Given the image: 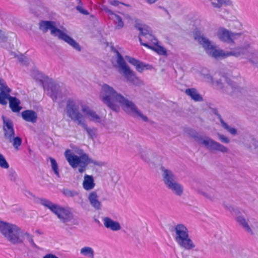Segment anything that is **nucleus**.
Wrapping results in <instances>:
<instances>
[{"mask_svg":"<svg viewBox=\"0 0 258 258\" xmlns=\"http://www.w3.org/2000/svg\"><path fill=\"white\" fill-rule=\"evenodd\" d=\"M118 102L120 104L123 110L127 114L133 116H139L144 121L147 122L148 121V118L143 115L133 101L122 95L121 97H120V99Z\"/></svg>","mask_w":258,"mask_h":258,"instance_id":"nucleus-11","label":"nucleus"},{"mask_svg":"<svg viewBox=\"0 0 258 258\" xmlns=\"http://www.w3.org/2000/svg\"><path fill=\"white\" fill-rule=\"evenodd\" d=\"M6 37H5L3 32L0 30V41H4L6 40Z\"/></svg>","mask_w":258,"mask_h":258,"instance_id":"nucleus-52","label":"nucleus"},{"mask_svg":"<svg viewBox=\"0 0 258 258\" xmlns=\"http://www.w3.org/2000/svg\"><path fill=\"white\" fill-rule=\"evenodd\" d=\"M213 112L218 117V118L219 119L220 123H222V120H224L221 115L219 114L218 111L217 109L215 108L213 109Z\"/></svg>","mask_w":258,"mask_h":258,"instance_id":"nucleus-50","label":"nucleus"},{"mask_svg":"<svg viewBox=\"0 0 258 258\" xmlns=\"http://www.w3.org/2000/svg\"><path fill=\"white\" fill-rule=\"evenodd\" d=\"M227 208H228L227 207ZM228 209H229V210L231 211V210H232L233 209V208L231 207H230L229 208H228Z\"/></svg>","mask_w":258,"mask_h":258,"instance_id":"nucleus-57","label":"nucleus"},{"mask_svg":"<svg viewBox=\"0 0 258 258\" xmlns=\"http://www.w3.org/2000/svg\"><path fill=\"white\" fill-rule=\"evenodd\" d=\"M18 60L20 63L23 65H27L28 64V59L23 54H21L18 56Z\"/></svg>","mask_w":258,"mask_h":258,"instance_id":"nucleus-43","label":"nucleus"},{"mask_svg":"<svg viewBox=\"0 0 258 258\" xmlns=\"http://www.w3.org/2000/svg\"><path fill=\"white\" fill-rule=\"evenodd\" d=\"M203 77L205 79V81L206 82H208V83H211L212 84H216V82H214L213 78L211 75H210L209 74H203Z\"/></svg>","mask_w":258,"mask_h":258,"instance_id":"nucleus-42","label":"nucleus"},{"mask_svg":"<svg viewBox=\"0 0 258 258\" xmlns=\"http://www.w3.org/2000/svg\"><path fill=\"white\" fill-rule=\"evenodd\" d=\"M13 145L16 149H18L19 147L21 146L22 144V139L19 137H14L12 139Z\"/></svg>","mask_w":258,"mask_h":258,"instance_id":"nucleus-39","label":"nucleus"},{"mask_svg":"<svg viewBox=\"0 0 258 258\" xmlns=\"http://www.w3.org/2000/svg\"><path fill=\"white\" fill-rule=\"evenodd\" d=\"M80 5H78L76 7V9L81 14H84V15H87L89 14V12H88L87 10H85L83 8V7H82V4H79Z\"/></svg>","mask_w":258,"mask_h":258,"instance_id":"nucleus-45","label":"nucleus"},{"mask_svg":"<svg viewBox=\"0 0 258 258\" xmlns=\"http://www.w3.org/2000/svg\"><path fill=\"white\" fill-rule=\"evenodd\" d=\"M0 104L6 105L7 104V100L9 101L12 96L10 95L11 89L8 86L6 81L0 78Z\"/></svg>","mask_w":258,"mask_h":258,"instance_id":"nucleus-15","label":"nucleus"},{"mask_svg":"<svg viewBox=\"0 0 258 258\" xmlns=\"http://www.w3.org/2000/svg\"><path fill=\"white\" fill-rule=\"evenodd\" d=\"M121 73L122 74L126 81L132 85L139 86L143 84L142 81L130 68L127 69Z\"/></svg>","mask_w":258,"mask_h":258,"instance_id":"nucleus-16","label":"nucleus"},{"mask_svg":"<svg viewBox=\"0 0 258 258\" xmlns=\"http://www.w3.org/2000/svg\"><path fill=\"white\" fill-rule=\"evenodd\" d=\"M79 125L87 132L90 139L94 140L97 138V129L95 127H89L88 126L85 120L83 122H79Z\"/></svg>","mask_w":258,"mask_h":258,"instance_id":"nucleus-24","label":"nucleus"},{"mask_svg":"<svg viewBox=\"0 0 258 258\" xmlns=\"http://www.w3.org/2000/svg\"><path fill=\"white\" fill-rule=\"evenodd\" d=\"M201 194L203 195L204 197L207 198V199H209V200L211 201H213L216 198V195L214 194H207L205 192H201Z\"/></svg>","mask_w":258,"mask_h":258,"instance_id":"nucleus-46","label":"nucleus"},{"mask_svg":"<svg viewBox=\"0 0 258 258\" xmlns=\"http://www.w3.org/2000/svg\"><path fill=\"white\" fill-rule=\"evenodd\" d=\"M163 181L165 186L175 195L180 197L183 193V186L178 182L177 176L171 170L161 167Z\"/></svg>","mask_w":258,"mask_h":258,"instance_id":"nucleus-8","label":"nucleus"},{"mask_svg":"<svg viewBox=\"0 0 258 258\" xmlns=\"http://www.w3.org/2000/svg\"><path fill=\"white\" fill-rule=\"evenodd\" d=\"M218 3H212L213 6L215 8H220L222 5H229L231 4L230 0H217Z\"/></svg>","mask_w":258,"mask_h":258,"instance_id":"nucleus-37","label":"nucleus"},{"mask_svg":"<svg viewBox=\"0 0 258 258\" xmlns=\"http://www.w3.org/2000/svg\"><path fill=\"white\" fill-rule=\"evenodd\" d=\"M223 128L232 135H235L237 134V130L235 128L229 126L224 120H222L221 123Z\"/></svg>","mask_w":258,"mask_h":258,"instance_id":"nucleus-34","label":"nucleus"},{"mask_svg":"<svg viewBox=\"0 0 258 258\" xmlns=\"http://www.w3.org/2000/svg\"><path fill=\"white\" fill-rule=\"evenodd\" d=\"M55 23L52 21H42L39 23V29L43 33H46L48 30H50V33L54 37H57L59 39L63 40L69 44L74 49L78 51H81L82 48L79 44L73 38L64 33L55 27Z\"/></svg>","mask_w":258,"mask_h":258,"instance_id":"nucleus-4","label":"nucleus"},{"mask_svg":"<svg viewBox=\"0 0 258 258\" xmlns=\"http://www.w3.org/2000/svg\"><path fill=\"white\" fill-rule=\"evenodd\" d=\"M120 94L106 84L102 86L100 97L102 102L112 110L118 112L119 107L115 102H118L121 97Z\"/></svg>","mask_w":258,"mask_h":258,"instance_id":"nucleus-7","label":"nucleus"},{"mask_svg":"<svg viewBox=\"0 0 258 258\" xmlns=\"http://www.w3.org/2000/svg\"><path fill=\"white\" fill-rule=\"evenodd\" d=\"M250 142L255 148H258V140H256L253 137H250Z\"/></svg>","mask_w":258,"mask_h":258,"instance_id":"nucleus-49","label":"nucleus"},{"mask_svg":"<svg viewBox=\"0 0 258 258\" xmlns=\"http://www.w3.org/2000/svg\"><path fill=\"white\" fill-rule=\"evenodd\" d=\"M35 73L37 74L36 79L43 83L45 82L47 83L48 93L54 101H56L58 98H62V89L58 84L39 71H36Z\"/></svg>","mask_w":258,"mask_h":258,"instance_id":"nucleus-10","label":"nucleus"},{"mask_svg":"<svg viewBox=\"0 0 258 258\" xmlns=\"http://www.w3.org/2000/svg\"><path fill=\"white\" fill-rule=\"evenodd\" d=\"M0 232L9 242L13 244L23 243L24 237H26L32 247L39 248L34 241L33 236L27 232H24L15 224L0 221Z\"/></svg>","mask_w":258,"mask_h":258,"instance_id":"nucleus-2","label":"nucleus"},{"mask_svg":"<svg viewBox=\"0 0 258 258\" xmlns=\"http://www.w3.org/2000/svg\"><path fill=\"white\" fill-rule=\"evenodd\" d=\"M82 110L91 121L97 123H100L101 122V117L95 111L91 109L89 107L83 106Z\"/></svg>","mask_w":258,"mask_h":258,"instance_id":"nucleus-19","label":"nucleus"},{"mask_svg":"<svg viewBox=\"0 0 258 258\" xmlns=\"http://www.w3.org/2000/svg\"><path fill=\"white\" fill-rule=\"evenodd\" d=\"M116 53V62L120 68V73H122L127 69L130 68L128 66L126 63L122 56L118 51L115 50Z\"/></svg>","mask_w":258,"mask_h":258,"instance_id":"nucleus-28","label":"nucleus"},{"mask_svg":"<svg viewBox=\"0 0 258 258\" xmlns=\"http://www.w3.org/2000/svg\"><path fill=\"white\" fill-rule=\"evenodd\" d=\"M217 35L221 41L233 44L234 40L240 36L241 34L232 33L225 28H221L218 30Z\"/></svg>","mask_w":258,"mask_h":258,"instance_id":"nucleus-14","label":"nucleus"},{"mask_svg":"<svg viewBox=\"0 0 258 258\" xmlns=\"http://www.w3.org/2000/svg\"><path fill=\"white\" fill-rule=\"evenodd\" d=\"M36 232L37 233L39 234H42V232H41L39 230H36Z\"/></svg>","mask_w":258,"mask_h":258,"instance_id":"nucleus-55","label":"nucleus"},{"mask_svg":"<svg viewBox=\"0 0 258 258\" xmlns=\"http://www.w3.org/2000/svg\"><path fill=\"white\" fill-rule=\"evenodd\" d=\"M140 154H141V157L142 158V159H143L144 160H145L146 161H148V159L146 157H144L143 153L141 152Z\"/></svg>","mask_w":258,"mask_h":258,"instance_id":"nucleus-54","label":"nucleus"},{"mask_svg":"<svg viewBox=\"0 0 258 258\" xmlns=\"http://www.w3.org/2000/svg\"><path fill=\"white\" fill-rule=\"evenodd\" d=\"M15 136L14 130H7L4 131V137L6 139L9 140L10 142H12V139Z\"/></svg>","mask_w":258,"mask_h":258,"instance_id":"nucleus-35","label":"nucleus"},{"mask_svg":"<svg viewBox=\"0 0 258 258\" xmlns=\"http://www.w3.org/2000/svg\"><path fill=\"white\" fill-rule=\"evenodd\" d=\"M103 10L108 14L109 19L112 20L114 23L116 24V29L119 30L124 27V22L120 16L115 14L112 11L106 7H104Z\"/></svg>","mask_w":258,"mask_h":258,"instance_id":"nucleus-17","label":"nucleus"},{"mask_svg":"<svg viewBox=\"0 0 258 258\" xmlns=\"http://www.w3.org/2000/svg\"><path fill=\"white\" fill-rule=\"evenodd\" d=\"M66 113L73 121H76L79 125V122H83L85 120L83 114L80 111L79 104L74 100L69 99L66 104Z\"/></svg>","mask_w":258,"mask_h":258,"instance_id":"nucleus-12","label":"nucleus"},{"mask_svg":"<svg viewBox=\"0 0 258 258\" xmlns=\"http://www.w3.org/2000/svg\"><path fill=\"white\" fill-rule=\"evenodd\" d=\"M194 38L200 44L207 53L215 58H226L230 56L242 57L248 59L252 63H258V51L253 45L246 42L241 46L231 48L230 51L217 49L216 46L212 44L211 41L205 37L200 31L195 32Z\"/></svg>","mask_w":258,"mask_h":258,"instance_id":"nucleus-1","label":"nucleus"},{"mask_svg":"<svg viewBox=\"0 0 258 258\" xmlns=\"http://www.w3.org/2000/svg\"><path fill=\"white\" fill-rule=\"evenodd\" d=\"M139 41L141 45L144 46L147 48H150L156 52H157L160 55H166V49L162 46L159 45L156 43L155 46H152L148 44L147 42H143V40L141 38H139Z\"/></svg>","mask_w":258,"mask_h":258,"instance_id":"nucleus-22","label":"nucleus"},{"mask_svg":"<svg viewBox=\"0 0 258 258\" xmlns=\"http://www.w3.org/2000/svg\"><path fill=\"white\" fill-rule=\"evenodd\" d=\"M2 119L3 121V130L4 131L7 130H14V124L12 120L10 118H6L5 116H3Z\"/></svg>","mask_w":258,"mask_h":258,"instance_id":"nucleus-31","label":"nucleus"},{"mask_svg":"<svg viewBox=\"0 0 258 258\" xmlns=\"http://www.w3.org/2000/svg\"><path fill=\"white\" fill-rule=\"evenodd\" d=\"M236 221L239 223L248 232L251 231V229L249 227L248 223L246 222L245 218L243 216H239L236 217Z\"/></svg>","mask_w":258,"mask_h":258,"instance_id":"nucleus-32","label":"nucleus"},{"mask_svg":"<svg viewBox=\"0 0 258 258\" xmlns=\"http://www.w3.org/2000/svg\"><path fill=\"white\" fill-rule=\"evenodd\" d=\"M189 137L200 145H204L208 150L211 151H219L222 153L228 152V149L224 145L214 141L207 136L203 137L196 130L192 128H188L186 131Z\"/></svg>","mask_w":258,"mask_h":258,"instance_id":"nucleus-5","label":"nucleus"},{"mask_svg":"<svg viewBox=\"0 0 258 258\" xmlns=\"http://www.w3.org/2000/svg\"><path fill=\"white\" fill-rule=\"evenodd\" d=\"M22 118L26 121L35 123L37 121V114L32 110H26L21 113Z\"/></svg>","mask_w":258,"mask_h":258,"instance_id":"nucleus-21","label":"nucleus"},{"mask_svg":"<svg viewBox=\"0 0 258 258\" xmlns=\"http://www.w3.org/2000/svg\"><path fill=\"white\" fill-rule=\"evenodd\" d=\"M217 136H218V139L221 142H222L223 143H225V144H228L230 142L229 139L228 138L226 137V136H225L224 135H223L222 134H218Z\"/></svg>","mask_w":258,"mask_h":258,"instance_id":"nucleus-44","label":"nucleus"},{"mask_svg":"<svg viewBox=\"0 0 258 258\" xmlns=\"http://www.w3.org/2000/svg\"><path fill=\"white\" fill-rule=\"evenodd\" d=\"M145 25V24H142L139 20L135 21V27L139 31L142 30V28Z\"/></svg>","mask_w":258,"mask_h":258,"instance_id":"nucleus-47","label":"nucleus"},{"mask_svg":"<svg viewBox=\"0 0 258 258\" xmlns=\"http://www.w3.org/2000/svg\"><path fill=\"white\" fill-rule=\"evenodd\" d=\"M145 37L149 41H151L153 44H156L158 43V40L152 34V32L147 35Z\"/></svg>","mask_w":258,"mask_h":258,"instance_id":"nucleus-41","label":"nucleus"},{"mask_svg":"<svg viewBox=\"0 0 258 258\" xmlns=\"http://www.w3.org/2000/svg\"><path fill=\"white\" fill-rule=\"evenodd\" d=\"M43 258H58L55 255L52 253H48L45 254Z\"/></svg>","mask_w":258,"mask_h":258,"instance_id":"nucleus-51","label":"nucleus"},{"mask_svg":"<svg viewBox=\"0 0 258 258\" xmlns=\"http://www.w3.org/2000/svg\"><path fill=\"white\" fill-rule=\"evenodd\" d=\"M39 204L46 207L55 214L62 223L70 222L73 219V215L69 208H66L54 204L45 198L38 199Z\"/></svg>","mask_w":258,"mask_h":258,"instance_id":"nucleus-6","label":"nucleus"},{"mask_svg":"<svg viewBox=\"0 0 258 258\" xmlns=\"http://www.w3.org/2000/svg\"><path fill=\"white\" fill-rule=\"evenodd\" d=\"M8 177L12 181H15L17 179V175L15 171L13 169H10L8 171Z\"/></svg>","mask_w":258,"mask_h":258,"instance_id":"nucleus-40","label":"nucleus"},{"mask_svg":"<svg viewBox=\"0 0 258 258\" xmlns=\"http://www.w3.org/2000/svg\"><path fill=\"white\" fill-rule=\"evenodd\" d=\"M127 60L129 63L136 67L137 71L139 72H142L145 69L149 70L152 67L151 66L130 56H126Z\"/></svg>","mask_w":258,"mask_h":258,"instance_id":"nucleus-18","label":"nucleus"},{"mask_svg":"<svg viewBox=\"0 0 258 258\" xmlns=\"http://www.w3.org/2000/svg\"><path fill=\"white\" fill-rule=\"evenodd\" d=\"M185 93L196 101H202L203 100L202 96L198 93L197 90L195 88L186 89Z\"/></svg>","mask_w":258,"mask_h":258,"instance_id":"nucleus-27","label":"nucleus"},{"mask_svg":"<svg viewBox=\"0 0 258 258\" xmlns=\"http://www.w3.org/2000/svg\"><path fill=\"white\" fill-rule=\"evenodd\" d=\"M48 159L50 160V165L54 174L56 175L57 177H60V174L58 168V165L56 162V161L55 160V159L52 157H49Z\"/></svg>","mask_w":258,"mask_h":258,"instance_id":"nucleus-33","label":"nucleus"},{"mask_svg":"<svg viewBox=\"0 0 258 258\" xmlns=\"http://www.w3.org/2000/svg\"><path fill=\"white\" fill-rule=\"evenodd\" d=\"M21 102L16 97H12L9 100V106L13 112H18L22 109L20 106Z\"/></svg>","mask_w":258,"mask_h":258,"instance_id":"nucleus-25","label":"nucleus"},{"mask_svg":"<svg viewBox=\"0 0 258 258\" xmlns=\"http://www.w3.org/2000/svg\"><path fill=\"white\" fill-rule=\"evenodd\" d=\"M64 155L70 165L73 168L79 167L78 171L81 173L86 171L87 166L90 163L98 166H102L105 165V163L103 162H99L91 159L88 155L86 153L78 156L71 153V150L68 149L65 151Z\"/></svg>","mask_w":258,"mask_h":258,"instance_id":"nucleus-3","label":"nucleus"},{"mask_svg":"<svg viewBox=\"0 0 258 258\" xmlns=\"http://www.w3.org/2000/svg\"><path fill=\"white\" fill-rule=\"evenodd\" d=\"M94 179L92 176L85 174L83 182V186L86 190H89L93 189L95 186Z\"/></svg>","mask_w":258,"mask_h":258,"instance_id":"nucleus-26","label":"nucleus"},{"mask_svg":"<svg viewBox=\"0 0 258 258\" xmlns=\"http://www.w3.org/2000/svg\"><path fill=\"white\" fill-rule=\"evenodd\" d=\"M0 167L4 169H8L9 167V163L1 153H0Z\"/></svg>","mask_w":258,"mask_h":258,"instance_id":"nucleus-38","label":"nucleus"},{"mask_svg":"<svg viewBox=\"0 0 258 258\" xmlns=\"http://www.w3.org/2000/svg\"><path fill=\"white\" fill-rule=\"evenodd\" d=\"M88 200L94 208L98 210L101 209V204L99 201L98 196L95 191H92L89 194Z\"/></svg>","mask_w":258,"mask_h":258,"instance_id":"nucleus-23","label":"nucleus"},{"mask_svg":"<svg viewBox=\"0 0 258 258\" xmlns=\"http://www.w3.org/2000/svg\"><path fill=\"white\" fill-rule=\"evenodd\" d=\"M104 226L112 231H118L121 229V226L118 222L114 221L110 218L106 217L103 219Z\"/></svg>","mask_w":258,"mask_h":258,"instance_id":"nucleus-20","label":"nucleus"},{"mask_svg":"<svg viewBox=\"0 0 258 258\" xmlns=\"http://www.w3.org/2000/svg\"><path fill=\"white\" fill-rule=\"evenodd\" d=\"M62 194L67 198H74L80 196L79 191L74 189H70L67 188H63L61 190Z\"/></svg>","mask_w":258,"mask_h":258,"instance_id":"nucleus-30","label":"nucleus"},{"mask_svg":"<svg viewBox=\"0 0 258 258\" xmlns=\"http://www.w3.org/2000/svg\"><path fill=\"white\" fill-rule=\"evenodd\" d=\"M109 3L110 5H111L112 6H118L119 4H122V5H123L125 6H127V5H126L123 3H121L119 1H117V0L111 1L109 2Z\"/></svg>","mask_w":258,"mask_h":258,"instance_id":"nucleus-48","label":"nucleus"},{"mask_svg":"<svg viewBox=\"0 0 258 258\" xmlns=\"http://www.w3.org/2000/svg\"><path fill=\"white\" fill-rule=\"evenodd\" d=\"M174 239L177 244L182 248L190 250L195 247L192 240L189 237L188 230L182 224H179L174 227Z\"/></svg>","mask_w":258,"mask_h":258,"instance_id":"nucleus-9","label":"nucleus"},{"mask_svg":"<svg viewBox=\"0 0 258 258\" xmlns=\"http://www.w3.org/2000/svg\"><path fill=\"white\" fill-rule=\"evenodd\" d=\"M76 1H77V3H78V4H82V2H81V0H76Z\"/></svg>","mask_w":258,"mask_h":258,"instance_id":"nucleus-56","label":"nucleus"},{"mask_svg":"<svg viewBox=\"0 0 258 258\" xmlns=\"http://www.w3.org/2000/svg\"><path fill=\"white\" fill-rule=\"evenodd\" d=\"M140 33L139 35V38H141L140 36H146L149 33L152 32L151 29L150 27L147 25H145L144 27L142 28V30H140Z\"/></svg>","mask_w":258,"mask_h":258,"instance_id":"nucleus-36","label":"nucleus"},{"mask_svg":"<svg viewBox=\"0 0 258 258\" xmlns=\"http://www.w3.org/2000/svg\"><path fill=\"white\" fill-rule=\"evenodd\" d=\"M80 253L85 256L88 257L89 258H95L94 251L91 247H83L80 250Z\"/></svg>","mask_w":258,"mask_h":258,"instance_id":"nucleus-29","label":"nucleus"},{"mask_svg":"<svg viewBox=\"0 0 258 258\" xmlns=\"http://www.w3.org/2000/svg\"><path fill=\"white\" fill-rule=\"evenodd\" d=\"M222 77L224 78L225 83H222L221 80H217L216 81L217 89L230 95H233L235 93L241 92V88L230 79L225 76H222Z\"/></svg>","mask_w":258,"mask_h":258,"instance_id":"nucleus-13","label":"nucleus"},{"mask_svg":"<svg viewBox=\"0 0 258 258\" xmlns=\"http://www.w3.org/2000/svg\"><path fill=\"white\" fill-rule=\"evenodd\" d=\"M158 7L160 9H161V10H163L167 14L169 15V13L168 10L166 8H165L164 7H162L161 6H159Z\"/></svg>","mask_w":258,"mask_h":258,"instance_id":"nucleus-53","label":"nucleus"}]
</instances>
